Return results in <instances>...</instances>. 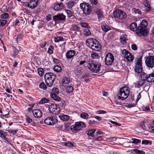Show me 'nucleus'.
Masks as SVG:
<instances>
[{
    "mask_svg": "<svg viewBox=\"0 0 154 154\" xmlns=\"http://www.w3.org/2000/svg\"><path fill=\"white\" fill-rule=\"evenodd\" d=\"M87 46L94 51H100L101 50V46L100 43L96 39L89 38L86 41Z\"/></svg>",
    "mask_w": 154,
    "mask_h": 154,
    "instance_id": "nucleus-1",
    "label": "nucleus"
},
{
    "mask_svg": "<svg viewBox=\"0 0 154 154\" xmlns=\"http://www.w3.org/2000/svg\"><path fill=\"white\" fill-rule=\"evenodd\" d=\"M92 72L94 73H100L101 64L99 62L94 61L87 62V66H86Z\"/></svg>",
    "mask_w": 154,
    "mask_h": 154,
    "instance_id": "nucleus-2",
    "label": "nucleus"
},
{
    "mask_svg": "<svg viewBox=\"0 0 154 154\" xmlns=\"http://www.w3.org/2000/svg\"><path fill=\"white\" fill-rule=\"evenodd\" d=\"M147 25V21L145 20H143L137 30V33L138 35L140 36L146 35L148 32L146 28Z\"/></svg>",
    "mask_w": 154,
    "mask_h": 154,
    "instance_id": "nucleus-3",
    "label": "nucleus"
},
{
    "mask_svg": "<svg viewBox=\"0 0 154 154\" xmlns=\"http://www.w3.org/2000/svg\"><path fill=\"white\" fill-rule=\"evenodd\" d=\"M129 94V90L126 87L120 88L118 94L119 100H124L127 98Z\"/></svg>",
    "mask_w": 154,
    "mask_h": 154,
    "instance_id": "nucleus-4",
    "label": "nucleus"
},
{
    "mask_svg": "<svg viewBox=\"0 0 154 154\" xmlns=\"http://www.w3.org/2000/svg\"><path fill=\"white\" fill-rule=\"evenodd\" d=\"M56 75L52 72L46 73L44 77L47 86L50 87L53 84L56 78Z\"/></svg>",
    "mask_w": 154,
    "mask_h": 154,
    "instance_id": "nucleus-5",
    "label": "nucleus"
},
{
    "mask_svg": "<svg viewBox=\"0 0 154 154\" xmlns=\"http://www.w3.org/2000/svg\"><path fill=\"white\" fill-rule=\"evenodd\" d=\"M86 127L85 123L82 122H76L74 125H72L70 129L72 131L76 133Z\"/></svg>",
    "mask_w": 154,
    "mask_h": 154,
    "instance_id": "nucleus-6",
    "label": "nucleus"
},
{
    "mask_svg": "<svg viewBox=\"0 0 154 154\" xmlns=\"http://www.w3.org/2000/svg\"><path fill=\"white\" fill-rule=\"evenodd\" d=\"M80 6L83 13L86 15H89L91 12V6L88 3L86 2L81 3Z\"/></svg>",
    "mask_w": 154,
    "mask_h": 154,
    "instance_id": "nucleus-7",
    "label": "nucleus"
},
{
    "mask_svg": "<svg viewBox=\"0 0 154 154\" xmlns=\"http://www.w3.org/2000/svg\"><path fill=\"white\" fill-rule=\"evenodd\" d=\"M137 62L135 64L134 67V70L137 73H140L142 71L143 68L142 66V57L140 56H137Z\"/></svg>",
    "mask_w": 154,
    "mask_h": 154,
    "instance_id": "nucleus-8",
    "label": "nucleus"
},
{
    "mask_svg": "<svg viewBox=\"0 0 154 154\" xmlns=\"http://www.w3.org/2000/svg\"><path fill=\"white\" fill-rule=\"evenodd\" d=\"M113 15L114 17L121 20L125 18L127 16L125 12L120 9H117L115 11Z\"/></svg>",
    "mask_w": 154,
    "mask_h": 154,
    "instance_id": "nucleus-9",
    "label": "nucleus"
},
{
    "mask_svg": "<svg viewBox=\"0 0 154 154\" xmlns=\"http://www.w3.org/2000/svg\"><path fill=\"white\" fill-rule=\"evenodd\" d=\"M122 54L123 57L127 60L130 62L132 61L134 59L133 56L127 50L123 49L122 51Z\"/></svg>",
    "mask_w": 154,
    "mask_h": 154,
    "instance_id": "nucleus-10",
    "label": "nucleus"
},
{
    "mask_svg": "<svg viewBox=\"0 0 154 154\" xmlns=\"http://www.w3.org/2000/svg\"><path fill=\"white\" fill-rule=\"evenodd\" d=\"M145 63L149 68H152L154 67V56H148L145 60Z\"/></svg>",
    "mask_w": 154,
    "mask_h": 154,
    "instance_id": "nucleus-11",
    "label": "nucleus"
},
{
    "mask_svg": "<svg viewBox=\"0 0 154 154\" xmlns=\"http://www.w3.org/2000/svg\"><path fill=\"white\" fill-rule=\"evenodd\" d=\"M49 110L53 114L57 115L59 113L60 109L56 104H51L49 108Z\"/></svg>",
    "mask_w": 154,
    "mask_h": 154,
    "instance_id": "nucleus-12",
    "label": "nucleus"
},
{
    "mask_svg": "<svg viewBox=\"0 0 154 154\" xmlns=\"http://www.w3.org/2000/svg\"><path fill=\"white\" fill-rule=\"evenodd\" d=\"M114 60V57L113 55L110 53H108L106 55L105 62L106 65H111Z\"/></svg>",
    "mask_w": 154,
    "mask_h": 154,
    "instance_id": "nucleus-13",
    "label": "nucleus"
},
{
    "mask_svg": "<svg viewBox=\"0 0 154 154\" xmlns=\"http://www.w3.org/2000/svg\"><path fill=\"white\" fill-rule=\"evenodd\" d=\"M57 122V119L54 116L47 117L45 119L44 121L45 124L49 125H53Z\"/></svg>",
    "mask_w": 154,
    "mask_h": 154,
    "instance_id": "nucleus-14",
    "label": "nucleus"
},
{
    "mask_svg": "<svg viewBox=\"0 0 154 154\" xmlns=\"http://www.w3.org/2000/svg\"><path fill=\"white\" fill-rule=\"evenodd\" d=\"M142 73L143 74L146 75L145 79L148 82H154V72L149 74H147L144 72Z\"/></svg>",
    "mask_w": 154,
    "mask_h": 154,
    "instance_id": "nucleus-15",
    "label": "nucleus"
},
{
    "mask_svg": "<svg viewBox=\"0 0 154 154\" xmlns=\"http://www.w3.org/2000/svg\"><path fill=\"white\" fill-rule=\"evenodd\" d=\"M38 1V0H31L28 3L27 6L32 9L34 8L37 6Z\"/></svg>",
    "mask_w": 154,
    "mask_h": 154,
    "instance_id": "nucleus-16",
    "label": "nucleus"
},
{
    "mask_svg": "<svg viewBox=\"0 0 154 154\" xmlns=\"http://www.w3.org/2000/svg\"><path fill=\"white\" fill-rule=\"evenodd\" d=\"M66 17L63 14H57L53 16V20L55 22L58 20H63L65 19Z\"/></svg>",
    "mask_w": 154,
    "mask_h": 154,
    "instance_id": "nucleus-17",
    "label": "nucleus"
},
{
    "mask_svg": "<svg viewBox=\"0 0 154 154\" xmlns=\"http://www.w3.org/2000/svg\"><path fill=\"white\" fill-rule=\"evenodd\" d=\"M146 76L145 74H143L142 73H141L140 77L137 82V85L139 86H142L144 84L146 81L145 79Z\"/></svg>",
    "mask_w": 154,
    "mask_h": 154,
    "instance_id": "nucleus-18",
    "label": "nucleus"
},
{
    "mask_svg": "<svg viewBox=\"0 0 154 154\" xmlns=\"http://www.w3.org/2000/svg\"><path fill=\"white\" fill-rule=\"evenodd\" d=\"M32 113L34 116L38 118H41L42 116V112L39 109H35L32 110Z\"/></svg>",
    "mask_w": 154,
    "mask_h": 154,
    "instance_id": "nucleus-19",
    "label": "nucleus"
},
{
    "mask_svg": "<svg viewBox=\"0 0 154 154\" xmlns=\"http://www.w3.org/2000/svg\"><path fill=\"white\" fill-rule=\"evenodd\" d=\"M75 54V51L71 50L68 51L66 52V56L67 58L70 59L74 56Z\"/></svg>",
    "mask_w": 154,
    "mask_h": 154,
    "instance_id": "nucleus-20",
    "label": "nucleus"
},
{
    "mask_svg": "<svg viewBox=\"0 0 154 154\" xmlns=\"http://www.w3.org/2000/svg\"><path fill=\"white\" fill-rule=\"evenodd\" d=\"M96 13L97 15L99 20H101L102 18L104 17L103 12L101 9H97L96 11Z\"/></svg>",
    "mask_w": 154,
    "mask_h": 154,
    "instance_id": "nucleus-21",
    "label": "nucleus"
},
{
    "mask_svg": "<svg viewBox=\"0 0 154 154\" xmlns=\"http://www.w3.org/2000/svg\"><path fill=\"white\" fill-rule=\"evenodd\" d=\"M64 5L62 3H56L54 6V9L56 11H59L62 9Z\"/></svg>",
    "mask_w": 154,
    "mask_h": 154,
    "instance_id": "nucleus-22",
    "label": "nucleus"
},
{
    "mask_svg": "<svg viewBox=\"0 0 154 154\" xmlns=\"http://www.w3.org/2000/svg\"><path fill=\"white\" fill-rule=\"evenodd\" d=\"M143 4L146 8L145 9V11L147 12H149L151 10V7L149 4L148 1L145 0L144 1Z\"/></svg>",
    "mask_w": 154,
    "mask_h": 154,
    "instance_id": "nucleus-23",
    "label": "nucleus"
},
{
    "mask_svg": "<svg viewBox=\"0 0 154 154\" xmlns=\"http://www.w3.org/2000/svg\"><path fill=\"white\" fill-rule=\"evenodd\" d=\"M137 24L135 22H133L131 23L130 26V29L133 31H136L137 32Z\"/></svg>",
    "mask_w": 154,
    "mask_h": 154,
    "instance_id": "nucleus-24",
    "label": "nucleus"
},
{
    "mask_svg": "<svg viewBox=\"0 0 154 154\" xmlns=\"http://www.w3.org/2000/svg\"><path fill=\"white\" fill-rule=\"evenodd\" d=\"M71 81L70 78L68 77H64L62 80V84L63 85H67L69 84Z\"/></svg>",
    "mask_w": 154,
    "mask_h": 154,
    "instance_id": "nucleus-25",
    "label": "nucleus"
},
{
    "mask_svg": "<svg viewBox=\"0 0 154 154\" xmlns=\"http://www.w3.org/2000/svg\"><path fill=\"white\" fill-rule=\"evenodd\" d=\"M76 3L73 1H70L66 4V5L69 9L72 8L74 6H75Z\"/></svg>",
    "mask_w": 154,
    "mask_h": 154,
    "instance_id": "nucleus-26",
    "label": "nucleus"
},
{
    "mask_svg": "<svg viewBox=\"0 0 154 154\" xmlns=\"http://www.w3.org/2000/svg\"><path fill=\"white\" fill-rule=\"evenodd\" d=\"M120 41L122 44H125L126 43V39L125 37V35L123 34L120 38Z\"/></svg>",
    "mask_w": 154,
    "mask_h": 154,
    "instance_id": "nucleus-27",
    "label": "nucleus"
},
{
    "mask_svg": "<svg viewBox=\"0 0 154 154\" xmlns=\"http://www.w3.org/2000/svg\"><path fill=\"white\" fill-rule=\"evenodd\" d=\"M60 119L63 121H65L68 120L69 118V116L67 115H61L59 116Z\"/></svg>",
    "mask_w": 154,
    "mask_h": 154,
    "instance_id": "nucleus-28",
    "label": "nucleus"
},
{
    "mask_svg": "<svg viewBox=\"0 0 154 154\" xmlns=\"http://www.w3.org/2000/svg\"><path fill=\"white\" fill-rule=\"evenodd\" d=\"M51 97L53 99L56 101H59L60 100V98L56 94H51Z\"/></svg>",
    "mask_w": 154,
    "mask_h": 154,
    "instance_id": "nucleus-29",
    "label": "nucleus"
},
{
    "mask_svg": "<svg viewBox=\"0 0 154 154\" xmlns=\"http://www.w3.org/2000/svg\"><path fill=\"white\" fill-rule=\"evenodd\" d=\"M71 30L75 32H79L80 31V28L77 25H75L71 28Z\"/></svg>",
    "mask_w": 154,
    "mask_h": 154,
    "instance_id": "nucleus-30",
    "label": "nucleus"
},
{
    "mask_svg": "<svg viewBox=\"0 0 154 154\" xmlns=\"http://www.w3.org/2000/svg\"><path fill=\"white\" fill-rule=\"evenodd\" d=\"M91 57L94 59H99L100 56L96 52H94L91 54Z\"/></svg>",
    "mask_w": 154,
    "mask_h": 154,
    "instance_id": "nucleus-31",
    "label": "nucleus"
},
{
    "mask_svg": "<svg viewBox=\"0 0 154 154\" xmlns=\"http://www.w3.org/2000/svg\"><path fill=\"white\" fill-rule=\"evenodd\" d=\"M95 131L96 130L95 129H93L86 131V133L87 134L88 136H93V135Z\"/></svg>",
    "mask_w": 154,
    "mask_h": 154,
    "instance_id": "nucleus-32",
    "label": "nucleus"
},
{
    "mask_svg": "<svg viewBox=\"0 0 154 154\" xmlns=\"http://www.w3.org/2000/svg\"><path fill=\"white\" fill-rule=\"evenodd\" d=\"M101 28L102 30L105 32H107L110 29V28L108 26L105 24L102 25Z\"/></svg>",
    "mask_w": 154,
    "mask_h": 154,
    "instance_id": "nucleus-33",
    "label": "nucleus"
},
{
    "mask_svg": "<svg viewBox=\"0 0 154 154\" xmlns=\"http://www.w3.org/2000/svg\"><path fill=\"white\" fill-rule=\"evenodd\" d=\"M53 69L55 72H60L62 70L61 67L58 65L55 66Z\"/></svg>",
    "mask_w": 154,
    "mask_h": 154,
    "instance_id": "nucleus-34",
    "label": "nucleus"
},
{
    "mask_svg": "<svg viewBox=\"0 0 154 154\" xmlns=\"http://www.w3.org/2000/svg\"><path fill=\"white\" fill-rule=\"evenodd\" d=\"M49 100L45 98H42L39 102V104H43L46 103H49Z\"/></svg>",
    "mask_w": 154,
    "mask_h": 154,
    "instance_id": "nucleus-35",
    "label": "nucleus"
},
{
    "mask_svg": "<svg viewBox=\"0 0 154 154\" xmlns=\"http://www.w3.org/2000/svg\"><path fill=\"white\" fill-rule=\"evenodd\" d=\"M84 34L86 36H88L90 35L91 34V32L89 30V28H87L84 30Z\"/></svg>",
    "mask_w": 154,
    "mask_h": 154,
    "instance_id": "nucleus-36",
    "label": "nucleus"
},
{
    "mask_svg": "<svg viewBox=\"0 0 154 154\" xmlns=\"http://www.w3.org/2000/svg\"><path fill=\"white\" fill-rule=\"evenodd\" d=\"M80 24V26L82 27L86 28V29L90 28V27L89 26L88 24L87 23L81 22Z\"/></svg>",
    "mask_w": 154,
    "mask_h": 154,
    "instance_id": "nucleus-37",
    "label": "nucleus"
},
{
    "mask_svg": "<svg viewBox=\"0 0 154 154\" xmlns=\"http://www.w3.org/2000/svg\"><path fill=\"white\" fill-rule=\"evenodd\" d=\"M66 90L68 93H71L73 91V88L72 86L68 85L66 87Z\"/></svg>",
    "mask_w": 154,
    "mask_h": 154,
    "instance_id": "nucleus-38",
    "label": "nucleus"
},
{
    "mask_svg": "<svg viewBox=\"0 0 154 154\" xmlns=\"http://www.w3.org/2000/svg\"><path fill=\"white\" fill-rule=\"evenodd\" d=\"M44 70L42 68H38L37 71L39 75L40 76H42L44 74Z\"/></svg>",
    "mask_w": 154,
    "mask_h": 154,
    "instance_id": "nucleus-39",
    "label": "nucleus"
},
{
    "mask_svg": "<svg viewBox=\"0 0 154 154\" xmlns=\"http://www.w3.org/2000/svg\"><path fill=\"white\" fill-rule=\"evenodd\" d=\"M63 145L64 146H73V143L72 142L68 141L66 142L63 143Z\"/></svg>",
    "mask_w": 154,
    "mask_h": 154,
    "instance_id": "nucleus-40",
    "label": "nucleus"
},
{
    "mask_svg": "<svg viewBox=\"0 0 154 154\" xmlns=\"http://www.w3.org/2000/svg\"><path fill=\"white\" fill-rule=\"evenodd\" d=\"M63 37L60 36H57L54 38V41L55 42H58L60 41H63Z\"/></svg>",
    "mask_w": 154,
    "mask_h": 154,
    "instance_id": "nucleus-41",
    "label": "nucleus"
},
{
    "mask_svg": "<svg viewBox=\"0 0 154 154\" xmlns=\"http://www.w3.org/2000/svg\"><path fill=\"white\" fill-rule=\"evenodd\" d=\"M132 141L131 142V143L134 144H137L139 143H140L141 140L138 139H137L135 138H132Z\"/></svg>",
    "mask_w": 154,
    "mask_h": 154,
    "instance_id": "nucleus-42",
    "label": "nucleus"
},
{
    "mask_svg": "<svg viewBox=\"0 0 154 154\" xmlns=\"http://www.w3.org/2000/svg\"><path fill=\"white\" fill-rule=\"evenodd\" d=\"M88 115L85 112H82L80 115V117L83 119H87L88 117Z\"/></svg>",
    "mask_w": 154,
    "mask_h": 154,
    "instance_id": "nucleus-43",
    "label": "nucleus"
},
{
    "mask_svg": "<svg viewBox=\"0 0 154 154\" xmlns=\"http://www.w3.org/2000/svg\"><path fill=\"white\" fill-rule=\"evenodd\" d=\"M7 133L2 130H0V136L3 139L6 136Z\"/></svg>",
    "mask_w": 154,
    "mask_h": 154,
    "instance_id": "nucleus-44",
    "label": "nucleus"
},
{
    "mask_svg": "<svg viewBox=\"0 0 154 154\" xmlns=\"http://www.w3.org/2000/svg\"><path fill=\"white\" fill-rule=\"evenodd\" d=\"M133 12L135 14H141V12L138 9H136L134 8L132 10Z\"/></svg>",
    "mask_w": 154,
    "mask_h": 154,
    "instance_id": "nucleus-45",
    "label": "nucleus"
},
{
    "mask_svg": "<svg viewBox=\"0 0 154 154\" xmlns=\"http://www.w3.org/2000/svg\"><path fill=\"white\" fill-rule=\"evenodd\" d=\"M0 17L2 18L7 19L9 17V14L7 13H5L1 15Z\"/></svg>",
    "mask_w": 154,
    "mask_h": 154,
    "instance_id": "nucleus-46",
    "label": "nucleus"
},
{
    "mask_svg": "<svg viewBox=\"0 0 154 154\" xmlns=\"http://www.w3.org/2000/svg\"><path fill=\"white\" fill-rule=\"evenodd\" d=\"M7 21L0 19V26H4L7 23Z\"/></svg>",
    "mask_w": 154,
    "mask_h": 154,
    "instance_id": "nucleus-47",
    "label": "nucleus"
},
{
    "mask_svg": "<svg viewBox=\"0 0 154 154\" xmlns=\"http://www.w3.org/2000/svg\"><path fill=\"white\" fill-rule=\"evenodd\" d=\"M54 48V47L53 46L50 45L48 49V53L50 54H52L53 53Z\"/></svg>",
    "mask_w": 154,
    "mask_h": 154,
    "instance_id": "nucleus-48",
    "label": "nucleus"
},
{
    "mask_svg": "<svg viewBox=\"0 0 154 154\" xmlns=\"http://www.w3.org/2000/svg\"><path fill=\"white\" fill-rule=\"evenodd\" d=\"M39 86L40 88L43 89H45L47 88L43 82H42L40 84Z\"/></svg>",
    "mask_w": 154,
    "mask_h": 154,
    "instance_id": "nucleus-49",
    "label": "nucleus"
},
{
    "mask_svg": "<svg viewBox=\"0 0 154 154\" xmlns=\"http://www.w3.org/2000/svg\"><path fill=\"white\" fill-rule=\"evenodd\" d=\"M66 12L68 16L69 17H71L72 15V12L69 10H66Z\"/></svg>",
    "mask_w": 154,
    "mask_h": 154,
    "instance_id": "nucleus-50",
    "label": "nucleus"
},
{
    "mask_svg": "<svg viewBox=\"0 0 154 154\" xmlns=\"http://www.w3.org/2000/svg\"><path fill=\"white\" fill-rule=\"evenodd\" d=\"M133 151L135 153L139 154H143L144 152L143 151L138 150L136 149H134Z\"/></svg>",
    "mask_w": 154,
    "mask_h": 154,
    "instance_id": "nucleus-51",
    "label": "nucleus"
},
{
    "mask_svg": "<svg viewBox=\"0 0 154 154\" xmlns=\"http://www.w3.org/2000/svg\"><path fill=\"white\" fill-rule=\"evenodd\" d=\"M89 61H90V60H89L88 59H85L84 60H82L79 63V64L80 65H82L86 63V65H87V62H88Z\"/></svg>",
    "mask_w": 154,
    "mask_h": 154,
    "instance_id": "nucleus-52",
    "label": "nucleus"
},
{
    "mask_svg": "<svg viewBox=\"0 0 154 154\" xmlns=\"http://www.w3.org/2000/svg\"><path fill=\"white\" fill-rule=\"evenodd\" d=\"M103 139V137L102 136H99L98 137L95 138L94 139V140H97L98 141H100L102 140Z\"/></svg>",
    "mask_w": 154,
    "mask_h": 154,
    "instance_id": "nucleus-53",
    "label": "nucleus"
},
{
    "mask_svg": "<svg viewBox=\"0 0 154 154\" xmlns=\"http://www.w3.org/2000/svg\"><path fill=\"white\" fill-rule=\"evenodd\" d=\"M52 93L58 94L59 92V90L57 88H54L52 89Z\"/></svg>",
    "mask_w": 154,
    "mask_h": 154,
    "instance_id": "nucleus-54",
    "label": "nucleus"
},
{
    "mask_svg": "<svg viewBox=\"0 0 154 154\" xmlns=\"http://www.w3.org/2000/svg\"><path fill=\"white\" fill-rule=\"evenodd\" d=\"M106 113V111L104 110H98L97 111L96 113L97 114H102Z\"/></svg>",
    "mask_w": 154,
    "mask_h": 154,
    "instance_id": "nucleus-55",
    "label": "nucleus"
},
{
    "mask_svg": "<svg viewBox=\"0 0 154 154\" xmlns=\"http://www.w3.org/2000/svg\"><path fill=\"white\" fill-rule=\"evenodd\" d=\"M107 140L109 141H116V138L114 137H110L108 138Z\"/></svg>",
    "mask_w": 154,
    "mask_h": 154,
    "instance_id": "nucleus-56",
    "label": "nucleus"
},
{
    "mask_svg": "<svg viewBox=\"0 0 154 154\" xmlns=\"http://www.w3.org/2000/svg\"><path fill=\"white\" fill-rule=\"evenodd\" d=\"M131 48L132 50H136L137 49V45L135 44H133L131 45Z\"/></svg>",
    "mask_w": 154,
    "mask_h": 154,
    "instance_id": "nucleus-57",
    "label": "nucleus"
},
{
    "mask_svg": "<svg viewBox=\"0 0 154 154\" xmlns=\"http://www.w3.org/2000/svg\"><path fill=\"white\" fill-rule=\"evenodd\" d=\"M149 143V141L147 140H143L142 141V144H145L146 145L148 144Z\"/></svg>",
    "mask_w": 154,
    "mask_h": 154,
    "instance_id": "nucleus-58",
    "label": "nucleus"
},
{
    "mask_svg": "<svg viewBox=\"0 0 154 154\" xmlns=\"http://www.w3.org/2000/svg\"><path fill=\"white\" fill-rule=\"evenodd\" d=\"M90 2L92 4L96 5L97 3V0H90Z\"/></svg>",
    "mask_w": 154,
    "mask_h": 154,
    "instance_id": "nucleus-59",
    "label": "nucleus"
},
{
    "mask_svg": "<svg viewBox=\"0 0 154 154\" xmlns=\"http://www.w3.org/2000/svg\"><path fill=\"white\" fill-rule=\"evenodd\" d=\"M135 106V105L134 103L128 104L127 106L128 107L130 108Z\"/></svg>",
    "mask_w": 154,
    "mask_h": 154,
    "instance_id": "nucleus-60",
    "label": "nucleus"
},
{
    "mask_svg": "<svg viewBox=\"0 0 154 154\" xmlns=\"http://www.w3.org/2000/svg\"><path fill=\"white\" fill-rule=\"evenodd\" d=\"M46 19L47 20L49 21L51 20V15H49L46 16Z\"/></svg>",
    "mask_w": 154,
    "mask_h": 154,
    "instance_id": "nucleus-61",
    "label": "nucleus"
},
{
    "mask_svg": "<svg viewBox=\"0 0 154 154\" xmlns=\"http://www.w3.org/2000/svg\"><path fill=\"white\" fill-rule=\"evenodd\" d=\"M46 44V42H44V43L41 44L40 45V47H41V48H43L45 46Z\"/></svg>",
    "mask_w": 154,
    "mask_h": 154,
    "instance_id": "nucleus-62",
    "label": "nucleus"
},
{
    "mask_svg": "<svg viewBox=\"0 0 154 154\" xmlns=\"http://www.w3.org/2000/svg\"><path fill=\"white\" fill-rule=\"evenodd\" d=\"M143 109L144 111H147L150 110V108L149 107L147 106L144 107Z\"/></svg>",
    "mask_w": 154,
    "mask_h": 154,
    "instance_id": "nucleus-63",
    "label": "nucleus"
},
{
    "mask_svg": "<svg viewBox=\"0 0 154 154\" xmlns=\"http://www.w3.org/2000/svg\"><path fill=\"white\" fill-rule=\"evenodd\" d=\"M20 21L19 20L16 19L14 22H13V25L14 26H16L18 23H19Z\"/></svg>",
    "mask_w": 154,
    "mask_h": 154,
    "instance_id": "nucleus-64",
    "label": "nucleus"
}]
</instances>
